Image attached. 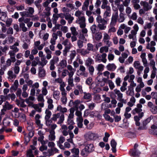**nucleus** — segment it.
<instances>
[{
    "instance_id": "1",
    "label": "nucleus",
    "mask_w": 157,
    "mask_h": 157,
    "mask_svg": "<svg viewBox=\"0 0 157 157\" xmlns=\"http://www.w3.org/2000/svg\"><path fill=\"white\" fill-rule=\"evenodd\" d=\"M118 16V10H116V12L114 14H113L111 18V21L110 23V25H114L117 22V17Z\"/></svg>"
},
{
    "instance_id": "2",
    "label": "nucleus",
    "mask_w": 157,
    "mask_h": 157,
    "mask_svg": "<svg viewBox=\"0 0 157 157\" xmlns=\"http://www.w3.org/2000/svg\"><path fill=\"white\" fill-rule=\"evenodd\" d=\"M111 146L112 147L111 150L113 153H115L116 152V149L117 143L114 139H112L110 142Z\"/></svg>"
},
{
    "instance_id": "3",
    "label": "nucleus",
    "mask_w": 157,
    "mask_h": 157,
    "mask_svg": "<svg viewBox=\"0 0 157 157\" xmlns=\"http://www.w3.org/2000/svg\"><path fill=\"white\" fill-rule=\"evenodd\" d=\"M106 67L109 71H113L116 69L117 66L114 63H109L107 65Z\"/></svg>"
},
{
    "instance_id": "4",
    "label": "nucleus",
    "mask_w": 157,
    "mask_h": 157,
    "mask_svg": "<svg viewBox=\"0 0 157 157\" xmlns=\"http://www.w3.org/2000/svg\"><path fill=\"white\" fill-rule=\"evenodd\" d=\"M45 71L42 67H40L39 68V75L40 77L42 78L45 76Z\"/></svg>"
},
{
    "instance_id": "5",
    "label": "nucleus",
    "mask_w": 157,
    "mask_h": 157,
    "mask_svg": "<svg viewBox=\"0 0 157 157\" xmlns=\"http://www.w3.org/2000/svg\"><path fill=\"white\" fill-rule=\"evenodd\" d=\"M127 137L130 138H133L136 137V134L135 132H129L126 133Z\"/></svg>"
},
{
    "instance_id": "6",
    "label": "nucleus",
    "mask_w": 157,
    "mask_h": 157,
    "mask_svg": "<svg viewBox=\"0 0 157 157\" xmlns=\"http://www.w3.org/2000/svg\"><path fill=\"white\" fill-rule=\"evenodd\" d=\"M153 118V116L152 115H151L150 117L144 120L143 122V125L146 126V125L150 122L151 120Z\"/></svg>"
},
{
    "instance_id": "7",
    "label": "nucleus",
    "mask_w": 157,
    "mask_h": 157,
    "mask_svg": "<svg viewBox=\"0 0 157 157\" xmlns=\"http://www.w3.org/2000/svg\"><path fill=\"white\" fill-rule=\"evenodd\" d=\"M3 108H5V110H6L7 109L9 110L13 108V106L12 105H10L8 101H6L5 105L3 106Z\"/></svg>"
},
{
    "instance_id": "8",
    "label": "nucleus",
    "mask_w": 157,
    "mask_h": 157,
    "mask_svg": "<svg viewBox=\"0 0 157 157\" xmlns=\"http://www.w3.org/2000/svg\"><path fill=\"white\" fill-rule=\"evenodd\" d=\"M94 63V61L91 58H89L86 60L85 65L87 66H91V65Z\"/></svg>"
},
{
    "instance_id": "9",
    "label": "nucleus",
    "mask_w": 157,
    "mask_h": 157,
    "mask_svg": "<svg viewBox=\"0 0 157 157\" xmlns=\"http://www.w3.org/2000/svg\"><path fill=\"white\" fill-rule=\"evenodd\" d=\"M45 113L46 114L45 116V119H49L52 115L51 111H49L48 109H47L45 110Z\"/></svg>"
},
{
    "instance_id": "10",
    "label": "nucleus",
    "mask_w": 157,
    "mask_h": 157,
    "mask_svg": "<svg viewBox=\"0 0 157 157\" xmlns=\"http://www.w3.org/2000/svg\"><path fill=\"white\" fill-rule=\"evenodd\" d=\"M86 147H85L81 151V154L82 156H85L86 155V153H90V150H89L88 151H87V149H86Z\"/></svg>"
},
{
    "instance_id": "11",
    "label": "nucleus",
    "mask_w": 157,
    "mask_h": 157,
    "mask_svg": "<svg viewBox=\"0 0 157 157\" xmlns=\"http://www.w3.org/2000/svg\"><path fill=\"white\" fill-rule=\"evenodd\" d=\"M131 152V155L133 156H138L140 154V153L138 151L137 149L132 150Z\"/></svg>"
},
{
    "instance_id": "12",
    "label": "nucleus",
    "mask_w": 157,
    "mask_h": 157,
    "mask_svg": "<svg viewBox=\"0 0 157 157\" xmlns=\"http://www.w3.org/2000/svg\"><path fill=\"white\" fill-rule=\"evenodd\" d=\"M144 9L145 11H147L151 9V6H149L148 3L147 2H146L145 4L144 5Z\"/></svg>"
},
{
    "instance_id": "13",
    "label": "nucleus",
    "mask_w": 157,
    "mask_h": 157,
    "mask_svg": "<svg viewBox=\"0 0 157 157\" xmlns=\"http://www.w3.org/2000/svg\"><path fill=\"white\" fill-rule=\"evenodd\" d=\"M20 13L22 17H24V16H26L27 17H32V16L29 14V12L28 11H24L22 12H20Z\"/></svg>"
},
{
    "instance_id": "14",
    "label": "nucleus",
    "mask_w": 157,
    "mask_h": 157,
    "mask_svg": "<svg viewBox=\"0 0 157 157\" xmlns=\"http://www.w3.org/2000/svg\"><path fill=\"white\" fill-rule=\"evenodd\" d=\"M67 64V61L65 59L62 60L59 63L60 67L63 68L66 67Z\"/></svg>"
},
{
    "instance_id": "15",
    "label": "nucleus",
    "mask_w": 157,
    "mask_h": 157,
    "mask_svg": "<svg viewBox=\"0 0 157 157\" xmlns=\"http://www.w3.org/2000/svg\"><path fill=\"white\" fill-rule=\"evenodd\" d=\"M105 119L106 120L109 121L111 123H112L114 121V119L111 117L109 115L106 114L104 116Z\"/></svg>"
},
{
    "instance_id": "16",
    "label": "nucleus",
    "mask_w": 157,
    "mask_h": 157,
    "mask_svg": "<svg viewBox=\"0 0 157 157\" xmlns=\"http://www.w3.org/2000/svg\"><path fill=\"white\" fill-rule=\"evenodd\" d=\"M125 20L124 14L122 13H121L120 14V18L118 20L119 22L121 23L124 21Z\"/></svg>"
},
{
    "instance_id": "17",
    "label": "nucleus",
    "mask_w": 157,
    "mask_h": 157,
    "mask_svg": "<svg viewBox=\"0 0 157 157\" xmlns=\"http://www.w3.org/2000/svg\"><path fill=\"white\" fill-rule=\"evenodd\" d=\"M1 16L0 17V19L2 21H4V19L6 17H7L6 12H1Z\"/></svg>"
},
{
    "instance_id": "18",
    "label": "nucleus",
    "mask_w": 157,
    "mask_h": 157,
    "mask_svg": "<svg viewBox=\"0 0 157 157\" xmlns=\"http://www.w3.org/2000/svg\"><path fill=\"white\" fill-rule=\"evenodd\" d=\"M108 83L109 84L110 89L111 90H113L115 87V86L112 81L111 80H109L108 81Z\"/></svg>"
},
{
    "instance_id": "19",
    "label": "nucleus",
    "mask_w": 157,
    "mask_h": 157,
    "mask_svg": "<svg viewBox=\"0 0 157 157\" xmlns=\"http://www.w3.org/2000/svg\"><path fill=\"white\" fill-rule=\"evenodd\" d=\"M97 26L96 25L94 24L90 27V29L93 34H95L97 32Z\"/></svg>"
},
{
    "instance_id": "20",
    "label": "nucleus",
    "mask_w": 157,
    "mask_h": 157,
    "mask_svg": "<svg viewBox=\"0 0 157 157\" xmlns=\"http://www.w3.org/2000/svg\"><path fill=\"white\" fill-rule=\"evenodd\" d=\"M70 48L69 46H66L64 49L63 50V55L64 56H67V53L69 51Z\"/></svg>"
},
{
    "instance_id": "21",
    "label": "nucleus",
    "mask_w": 157,
    "mask_h": 157,
    "mask_svg": "<svg viewBox=\"0 0 157 157\" xmlns=\"http://www.w3.org/2000/svg\"><path fill=\"white\" fill-rule=\"evenodd\" d=\"M128 90L130 91L129 95L133 96H134L135 94L133 88L130 86H128Z\"/></svg>"
},
{
    "instance_id": "22",
    "label": "nucleus",
    "mask_w": 157,
    "mask_h": 157,
    "mask_svg": "<svg viewBox=\"0 0 157 157\" xmlns=\"http://www.w3.org/2000/svg\"><path fill=\"white\" fill-rule=\"evenodd\" d=\"M64 120V116L63 114H61L60 117V119L57 122V124H60L63 122Z\"/></svg>"
},
{
    "instance_id": "23",
    "label": "nucleus",
    "mask_w": 157,
    "mask_h": 157,
    "mask_svg": "<svg viewBox=\"0 0 157 157\" xmlns=\"http://www.w3.org/2000/svg\"><path fill=\"white\" fill-rule=\"evenodd\" d=\"M37 100L38 101L44 102V96L42 94H40L38 97Z\"/></svg>"
},
{
    "instance_id": "24",
    "label": "nucleus",
    "mask_w": 157,
    "mask_h": 157,
    "mask_svg": "<svg viewBox=\"0 0 157 157\" xmlns=\"http://www.w3.org/2000/svg\"><path fill=\"white\" fill-rule=\"evenodd\" d=\"M102 35L101 33H98L96 35L95 38L97 40H99L102 38Z\"/></svg>"
},
{
    "instance_id": "25",
    "label": "nucleus",
    "mask_w": 157,
    "mask_h": 157,
    "mask_svg": "<svg viewBox=\"0 0 157 157\" xmlns=\"http://www.w3.org/2000/svg\"><path fill=\"white\" fill-rule=\"evenodd\" d=\"M70 29L73 35L74 36L77 35L78 33L76 31V28L75 27H71L70 28Z\"/></svg>"
},
{
    "instance_id": "26",
    "label": "nucleus",
    "mask_w": 157,
    "mask_h": 157,
    "mask_svg": "<svg viewBox=\"0 0 157 157\" xmlns=\"http://www.w3.org/2000/svg\"><path fill=\"white\" fill-rule=\"evenodd\" d=\"M88 67V70L91 75H93L94 71V68L93 66H90Z\"/></svg>"
},
{
    "instance_id": "27",
    "label": "nucleus",
    "mask_w": 157,
    "mask_h": 157,
    "mask_svg": "<svg viewBox=\"0 0 157 157\" xmlns=\"http://www.w3.org/2000/svg\"><path fill=\"white\" fill-rule=\"evenodd\" d=\"M71 152L75 154H79V150L78 148H74L71 149Z\"/></svg>"
},
{
    "instance_id": "28",
    "label": "nucleus",
    "mask_w": 157,
    "mask_h": 157,
    "mask_svg": "<svg viewBox=\"0 0 157 157\" xmlns=\"http://www.w3.org/2000/svg\"><path fill=\"white\" fill-rule=\"evenodd\" d=\"M104 65L101 64L98 65L97 68V70L99 72L102 71L104 69Z\"/></svg>"
},
{
    "instance_id": "29",
    "label": "nucleus",
    "mask_w": 157,
    "mask_h": 157,
    "mask_svg": "<svg viewBox=\"0 0 157 157\" xmlns=\"http://www.w3.org/2000/svg\"><path fill=\"white\" fill-rule=\"evenodd\" d=\"M31 138L29 136H25L24 138L25 141L24 143L26 145H27L29 141H30Z\"/></svg>"
},
{
    "instance_id": "30",
    "label": "nucleus",
    "mask_w": 157,
    "mask_h": 157,
    "mask_svg": "<svg viewBox=\"0 0 157 157\" xmlns=\"http://www.w3.org/2000/svg\"><path fill=\"white\" fill-rule=\"evenodd\" d=\"M22 90L21 89L19 88L17 90L16 93V94L17 97H19V98L20 99H21L22 98H21V94Z\"/></svg>"
},
{
    "instance_id": "31",
    "label": "nucleus",
    "mask_w": 157,
    "mask_h": 157,
    "mask_svg": "<svg viewBox=\"0 0 157 157\" xmlns=\"http://www.w3.org/2000/svg\"><path fill=\"white\" fill-rule=\"evenodd\" d=\"M84 95L83 96V98L86 99H89L91 97V95L89 93H84Z\"/></svg>"
},
{
    "instance_id": "32",
    "label": "nucleus",
    "mask_w": 157,
    "mask_h": 157,
    "mask_svg": "<svg viewBox=\"0 0 157 157\" xmlns=\"http://www.w3.org/2000/svg\"><path fill=\"white\" fill-rule=\"evenodd\" d=\"M83 49H77L76 50L77 52L78 53H81V55H85L87 53L86 51H84L83 52Z\"/></svg>"
},
{
    "instance_id": "33",
    "label": "nucleus",
    "mask_w": 157,
    "mask_h": 157,
    "mask_svg": "<svg viewBox=\"0 0 157 157\" xmlns=\"http://www.w3.org/2000/svg\"><path fill=\"white\" fill-rule=\"evenodd\" d=\"M92 79L91 77H90L88 78L86 80V84L90 85L92 82Z\"/></svg>"
},
{
    "instance_id": "34",
    "label": "nucleus",
    "mask_w": 157,
    "mask_h": 157,
    "mask_svg": "<svg viewBox=\"0 0 157 157\" xmlns=\"http://www.w3.org/2000/svg\"><path fill=\"white\" fill-rule=\"evenodd\" d=\"M88 138L90 140H93L96 139L95 134L93 133L89 134L88 136Z\"/></svg>"
},
{
    "instance_id": "35",
    "label": "nucleus",
    "mask_w": 157,
    "mask_h": 157,
    "mask_svg": "<svg viewBox=\"0 0 157 157\" xmlns=\"http://www.w3.org/2000/svg\"><path fill=\"white\" fill-rule=\"evenodd\" d=\"M98 26L100 29L101 30H104L106 28V26L102 24H98Z\"/></svg>"
},
{
    "instance_id": "36",
    "label": "nucleus",
    "mask_w": 157,
    "mask_h": 157,
    "mask_svg": "<svg viewBox=\"0 0 157 157\" xmlns=\"http://www.w3.org/2000/svg\"><path fill=\"white\" fill-rule=\"evenodd\" d=\"M75 114L78 117H82V112L80 111H79L78 110V108L76 110Z\"/></svg>"
},
{
    "instance_id": "37",
    "label": "nucleus",
    "mask_w": 157,
    "mask_h": 157,
    "mask_svg": "<svg viewBox=\"0 0 157 157\" xmlns=\"http://www.w3.org/2000/svg\"><path fill=\"white\" fill-rule=\"evenodd\" d=\"M65 141L64 137L61 136L60 137L59 140L57 142V144H62Z\"/></svg>"
},
{
    "instance_id": "38",
    "label": "nucleus",
    "mask_w": 157,
    "mask_h": 157,
    "mask_svg": "<svg viewBox=\"0 0 157 157\" xmlns=\"http://www.w3.org/2000/svg\"><path fill=\"white\" fill-rule=\"evenodd\" d=\"M87 49L89 51H93V45L90 43L87 44Z\"/></svg>"
},
{
    "instance_id": "39",
    "label": "nucleus",
    "mask_w": 157,
    "mask_h": 157,
    "mask_svg": "<svg viewBox=\"0 0 157 157\" xmlns=\"http://www.w3.org/2000/svg\"><path fill=\"white\" fill-rule=\"evenodd\" d=\"M76 55V53L75 51V50H74L72 51V53L70 55V59H73L74 58H75V56Z\"/></svg>"
},
{
    "instance_id": "40",
    "label": "nucleus",
    "mask_w": 157,
    "mask_h": 157,
    "mask_svg": "<svg viewBox=\"0 0 157 157\" xmlns=\"http://www.w3.org/2000/svg\"><path fill=\"white\" fill-rule=\"evenodd\" d=\"M80 101L79 100H75L74 102H72L73 105H75V107L77 109L78 108V105L80 103Z\"/></svg>"
},
{
    "instance_id": "41",
    "label": "nucleus",
    "mask_w": 157,
    "mask_h": 157,
    "mask_svg": "<svg viewBox=\"0 0 157 157\" xmlns=\"http://www.w3.org/2000/svg\"><path fill=\"white\" fill-rule=\"evenodd\" d=\"M14 72L16 74H18L20 71V67L18 66L15 65L14 68Z\"/></svg>"
},
{
    "instance_id": "42",
    "label": "nucleus",
    "mask_w": 157,
    "mask_h": 157,
    "mask_svg": "<svg viewBox=\"0 0 157 157\" xmlns=\"http://www.w3.org/2000/svg\"><path fill=\"white\" fill-rule=\"evenodd\" d=\"M99 17H100L101 18L100 21V22H99V21H98V23L100 22V23H101L102 24L104 25H105L107 24V21L106 20L104 19H102L101 18V16H100Z\"/></svg>"
},
{
    "instance_id": "43",
    "label": "nucleus",
    "mask_w": 157,
    "mask_h": 157,
    "mask_svg": "<svg viewBox=\"0 0 157 157\" xmlns=\"http://www.w3.org/2000/svg\"><path fill=\"white\" fill-rule=\"evenodd\" d=\"M67 98L66 96H62L61 98V101L63 104H66L67 102Z\"/></svg>"
},
{
    "instance_id": "44",
    "label": "nucleus",
    "mask_w": 157,
    "mask_h": 157,
    "mask_svg": "<svg viewBox=\"0 0 157 157\" xmlns=\"http://www.w3.org/2000/svg\"><path fill=\"white\" fill-rule=\"evenodd\" d=\"M65 86V85L64 83V82H63L62 84H61L60 85L59 89L61 91H65V89L64 88V87Z\"/></svg>"
},
{
    "instance_id": "45",
    "label": "nucleus",
    "mask_w": 157,
    "mask_h": 157,
    "mask_svg": "<svg viewBox=\"0 0 157 157\" xmlns=\"http://www.w3.org/2000/svg\"><path fill=\"white\" fill-rule=\"evenodd\" d=\"M77 44L79 48H82L83 46V41L80 40H78Z\"/></svg>"
},
{
    "instance_id": "46",
    "label": "nucleus",
    "mask_w": 157,
    "mask_h": 157,
    "mask_svg": "<svg viewBox=\"0 0 157 157\" xmlns=\"http://www.w3.org/2000/svg\"><path fill=\"white\" fill-rule=\"evenodd\" d=\"M73 78H69L68 79V82L69 85H70L71 86L73 87L74 86L73 83Z\"/></svg>"
},
{
    "instance_id": "47",
    "label": "nucleus",
    "mask_w": 157,
    "mask_h": 157,
    "mask_svg": "<svg viewBox=\"0 0 157 157\" xmlns=\"http://www.w3.org/2000/svg\"><path fill=\"white\" fill-rule=\"evenodd\" d=\"M93 147V144H88L87 145H86L85 147H87L86 148L87 151L90 150V152H92V147Z\"/></svg>"
},
{
    "instance_id": "48",
    "label": "nucleus",
    "mask_w": 157,
    "mask_h": 157,
    "mask_svg": "<svg viewBox=\"0 0 157 157\" xmlns=\"http://www.w3.org/2000/svg\"><path fill=\"white\" fill-rule=\"evenodd\" d=\"M114 58V55L112 54H109L108 55V59L109 61L113 60Z\"/></svg>"
},
{
    "instance_id": "49",
    "label": "nucleus",
    "mask_w": 157,
    "mask_h": 157,
    "mask_svg": "<svg viewBox=\"0 0 157 157\" xmlns=\"http://www.w3.org/2000/svg\"><path fill=\"white\" fill-rule=\"evenodd\" d=\"M42 94L43 95H44L45 96L46 95H47V94L48 93V91L47 90V89L46 87H43L42 88Z\"/></svg>"
},
{
    "instance_id": "50",
    "label": "nucleus",
    "mask_w": 157,
    "mask_h": 157,
    "mask_svg": "<svg viewBox=\"0 0 157 157\" xmlns=\"http://www.w3.org/2000/svg\"><path fill=\"white\" fill-rule=\"evenodd\" d=\"M46 121V124L47 126H49L52 123V121L51 120L49 119H45Z\"/></svg>"
},
{
    "instance_id": "51",
    "label": "nucleus",
    "mask_w": 157,
    "mask_h": 157,
    "mask_svg": "<svg viewBox=\"0 0 157 157\" xmlns=\"http://www.w3.org/2000/svg\"><path fill=\"white\" fill-rule=\"evenodd\" d=\"M47 146L42 145L39 148V150L41 151H43L44 150H47Z\"/></svg>"
},
{
    "instance_id": "52",
    "label": "nucleus",
    "mask_w": 157,
    "mask_h": 157,
    "mask_svg": "<svg viewBox=\"0 0 157 157\" xmlns=\"http://www.w3.org/2000/svg\"><path fill=\"white\" fill-rule=\"evenodd\" d=\"M56 138L55 135H49V140L50 141H54L55 140Z\"/></svg>"
},
{
    "instance_id": "53",
    "label": "nucleus",
    "mask_w": 157,
    "mask_h": 157,
    "mask_svg": "<svg viewBox=\"0 0 157 157\" xmlns=\"http://www.w3.org/2000/svg\"><path fill=\"white\" fill-rule=\"evenodd\" d=\"M48 156L49 157L53 155L54 154L52 148L51 149H48Z\"/></svg>"
},
{
    "instance_id": "54",
    "label": "nucleus",
    "mask_w": 157,
    "mask_h": 157,
    "mask_svg": "<svg viewBox=\"0 0 157 157\" xmlns=\"http://www.w3.org/2000/svg\"><path fill=\"white\" fill-rule=\"evenodd\" d=\"M121 82V78H120L118 77L116 79V83L117 86H120Z\"/></svg>"
},
{
    "instance_id": "55",
    "label": "nucleus",
    "mask_w": 157,
    "mask_h": 157,
    "mask_svg": "<svg viewBox=\"0 0 157 157\" xmlns=\"http://www.w3.org/2000/svg\"><path fill=\"white\" fill-rule=\"evenodd\" d=\"M90 0H86L83 3V5L85 7H86V9L87 8L89 4V1Z\"/></svg>"
},
{
    "instance_id": "56",
    "label": "nucleus",
    "mask_w": 157,
    "mask_h": 157,
    "mask_svg": "<svg viewBox=\"0 0 157 157\" xmlns=\"http://www.w3.org/2000/svg\"><path fill=\"white\" fill-rule=\"evenodd\" d=\"M95 103H92L88 105V107L89 109L90 110H93L94 108L95 107Z\"/></svg>"
},
{
    "instance_id": "57",
    "label": "nucleus",
    "mask_w": 157,
    "mask_h": 157,
    "mask_svg": "<svg viewBox=\"0 0 157 157\" xmlns=\"http://www.w3.org/2000/svg\"><path fill=\"white\" fill-rule=\"evenodd\" d=\"M55 144L53 142H49L48 143V146L50 147H53L55 146Z\"/></svg>"
},
{
    "instance_id": "58",
    "label": "nucleus",
    "mask_w": 157,
    "mask_h": 157,
    "mask_svg": "<svg viewBox=\"0 0 157 157\" xmlns=\"http://www.w3.org/2000/svg\"><path fill=\"white\" fill-rule=\"evenodd\" d=\"M114 118L115 121V122H118L121 120V117L120 116L116 115V116L114 117Z\"/></svg>"
},
{
    "instance_id": "59",
    "label": "nucleus",
    "mask_w": 157,
    "mask_h": 157,
    "mask_svg": "<svg viewBox=\"0 0 157 157\" xmlns=\"http://www.w3.org/2000/svg\"><path fill=\"white\" fill-rule=\"evenodd\" d=\"M60 94V92L58 91H54L53 92V97L55 98L56 97L58 96Z\"/></svg>"
},
{
    "instance_id": "60",
    "label": "nucleus",
    "mask_w": 157,
    "mask_h": 157,
    "mask_svg": "<svg viewBox=\"0 0 157 157\" xmlns=\"http://www.w3.org/2000/svg\"><path fill=\"white\" fill-rule=\"evenodd\" d=\"M22 101L21 103L20 104V106L22 108H25L26 106V105L24 103V100L23 99H20Z\"/></svg>"
},
{
    "instance_id": "61",
    "label": "nucleus",
    "mask_w": 157,
    "mask_h": 157,
    "mask_svg": "<svg viewBox=\"0 0 157 157\" xmlns=\"http://www.w3.org/2000/svg\"><path fill=\"white\" fill-rule=\"evenodd\" d=\"M108 2L106 1H103L102 4L101 6V8L102 9H104L105 8V7L107 6V4Z\"/></svg>"
},
{
    "instance_id": "62",
    "label": "nucleus",
    "mask_w": 157,
    "mask_h": 157,
    "mask_svg": "<svg viewBox=\"0 0 157 157\" xmlns=\"http://www.w3.org/2000/svg\"><path fill=\"white\" fill-rule=\"evenodd\" d=\"M79 24L80 25V27L81 28H84L86 26L85 22H79Z\"/></svg>"
},
{
    "instance_id": "63",
    "label": "nucleus",
    "mask_w": 157,
    "mask_h": 157,
    "mask_svg": "<svg viewBox=\"0 0 157 157\" xmlns=\"http://www.w3.org/2000/svg\"><path fill=\"white\" fill-rule=\"evenodd\" d=\"M36 120V124L39 127H41L42 128L43 124H40V121L39 119V120Z\"/></svg>"
},
{
    "instance_id": "64",
    "label": "nucleus",
    "mask_w": 157,
    "mask_h": 157,
    "mask_svg": "<svg viewBox=\"0 0 157 157\" xmlns=\"http://www.w3.org/2000/svg\"><path fill=\"white\" fill-rule=\"evenodd\" d=\"M10 48L11 49H13V52H17L19 51V49L16 47H12V46L10 47Z\"/></svg>"
}]
</instances>
